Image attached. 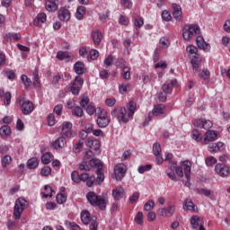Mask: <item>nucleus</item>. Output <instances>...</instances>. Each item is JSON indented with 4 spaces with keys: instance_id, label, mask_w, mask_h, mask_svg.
I'll return each instance as SVG.
<instances>
[{
    "instance_id": "nucleus-20",
    "label": "nucleus",
    "mask_w": 230,
    "mask_h": 230,
    "mask_svg": "<svg viewBox=\"0 0 230 230\" xmlns=\"http://www.w3.org/2000/svg\"><path fill=\"white\" fill-rule=\"evenodd\" d=\"M184 211H191V213H197V206L190 199H185L183 203Z\"/></svg>"
},
{
    "instance_id": "nucleus-53",
    "label": "nucleus",
    "mask_w": 230,
    "mask_h": 230,
    "mask_svg": "<svg viewBox=\"0 0 230 230\" xmlns=\"http://www.w3.org/2000/svg\"><path fill=\"white\" fill-rule=\"evenodd\" d=\"M79 170L81 172H91V167L87 164V161L84 160L81 164H79Z\"/></svg>"
},
{
    "instance_id": "nucleus-2",
    "label": "nucleus",
    "mask_w": 230,
    "mask_h": 230,
    "mask_svg": "<svg viewBox=\"0 0 230 230\" xmlns=\"http://www.w3.org/2000/svg\"><path fill=\"white\" fill-rule=\"evenodd\" d=\"M28 208V201L23 198H18L13 207V218L14 220H21L24 209Z\"/></svg>"
},
{
    "instance_id": "nucleus-36",
    "label": "nucleus",
    "mask_w": 230,
    "mask_h": 230,
    "mask_svg": "<svg viewBox=\"0 0 230 230\" xmlns=\"http://www.w3.org/2000/svg\"><path fill=\"white\" fill-rule=\"evenodd\" d=\"M37 166H39V160L37 158L32 157L28 160L27 168H29V170H35Z\"/></svg>"
},
{
    "instance_id": "nucleus-18",
    "label": "nucleus",
    "mask_w": 230,
    "mask_h": 230,
    "mask_svg": "<svg viewBox=\"0 0 230 230\" xmlns=\"http://www.w3.org/2000/svg\"><path fill=\"white\" fill-rule=\"evenodd\" d=\"M190 226L192 229H199V227L204 226V219L199 216H193L190 218Z\"/></svg>"
},
{
    "instance_id": "nucleus-48",
    "label": "nucleus",
    "mask_w": 230,
    "mask_h": 230,
    "mask_svg": "<svg viewBox=\"0 0 230 230\" xmlns=\"http://www.w3.org/2000/svg\"><path fill=\"white\" fill-rule=\"evenodd\" d=\"M126 65L127 61H125L123 58H119L115 62L116 67H119L120 69H124V67H127Z\"/></svg>"
},
{
    "instance_id": "nucleus-25",
    "label": "nucleus",
    "mask_w": 230,
    "mask_h": 230,
    "mask_svg": "<svg viewBox=\"0 0 230 230\" xmlns=\"http://www.w3.org/2000/svg\"><path fill=\"white\" fill-rule=\"evenodd\" d=\"M4 40L7 42H17V40H21V33L9 32L4 36Z\"/></svg>"
},
{
    "instance_id": "nucleus-9",
    "label": "nucleus",
    "mask_w": 230,
    "mask_h": 230,
    "mask_svg": "<svg viewBox=\"0 0 230 230\" xmlns=\"http://www.w3.org/2000/svg\"><path fill=\"white\" fill-rule=\"evenodd\" d=\"M183 169H184V176L187 179V181L185 182V186L187 188H190V186H191V183H190V180L191 177V162L188 160L184 161Z\"/></svg>"
},
{
    "instance_id": "nucleus-34",
    "label": "nucleus",
    "mask_w": 230,
    "mask_h": 230,
    "mask_svg": "<svg viewBox=\"0 0 230 230\" xmlns=\"http://www.w3.org/2000/svg\"><path fill=\"white\" fill-rule=\"evenodd\" d=\"M57 58L58 60H66V62H69V60H71V56H69V52L58 51Z\"/></svg>"
},
{
    "instance_id": "nucleus-24",
    "label": "nucleus",
    "mask_w": 230,
    "mask_h": 230,
    "mask_svg": "<svg viewBox=\"0 0 230 230\" xmlns=\"http://www.w3.org/2000/svg\"><path fill=\"white\" fill-rule=\"evenodd\" d=\"M223 147H224V143H222V142L212 143V144H209L208 146V151L211 154H217V152H218Z\"/></svg>"
},
{
    "instance_id": "nucleus-17",
    "label": "nucleus",
    "mask_w": 230,
    "mask_h": 230,
    "mask_svg": "<svg viewBox=\"0 0 230 230\" xmlns=\"http://www.w3.org/2000/svg\"><path fill=\"white\" fill-rule=\"evenodd\" d=\"M114 200H121L125 197V189L121 186L116 187L111 193Z\"/></svg>"
},
{
    "instance_id": "nucleus-49",
    "label": "nucleus",
    "mask_w": 230,
    "mask_h": 230,
    "mask_svg": "<svg viewBox=\"0 0 230 230\" xmlns=\"http://www.w3.org/2000/svg\"><path fill=\"white\" fill-rule=\"evenodd\" d=\"M51 154L49 153H45L42 156H41V163L43 164H49V163H51Z\"/></svg>"
},
{
    "instance_id": "nucleus-42",
    "label": "nucleus",
    "mask_w": 230,
    "mask_h": 230,
    "mask_svg": "<svg viewBox=\"0 0 230 230\" xmlns=\"http://www.w3.org/2000/svg\"><path fill=\"white\" fill-rule=\"evenodd\" d=\"M186 51L188 53V55H194V57H199V49H197V47L193 46V45H189L186 48Z\"/></svg>"
},
{
    "instance_id": "nucleus-50",
    "label": "nucleus",
    "mask_w": 230,
    "mask_h": 230,
    "mask_svg": "<svg viewBox=\"0 0 230 230\" xmlns=\"http://www.w3.org/2000/svg\"><path fill=\"white\" fill-rule=\"evenodd\" d=\"M4 75L8 78V80H15L16 75L13 70H4Z\"/></svg>"
},
{
    "instance_id": "nucleus-26",
    "label": "nucleus",
    "mask_w": 230,
    "mask_h": 230,
    "mask_svg": "<svg viewBox=\"0 0 230 230\" xmlns=\"http://www.w3.org/2000/svg\"><path fill=\"white\" fill-rule=\"evenodd\" d=\"M53 148L56 150H58V148H64L66 146V139L62 137H58L53 143H52Z\"/></svg>"
},
{
    "instance_id": "nucleus-10",
    "label": "nucleus",
    "mask_w": 230,
    "mask_h": 230,
    "mask_svg": "<svg viewBox=\"0 0 230 230\" xmlns=\"http://www.w3.org/2000/svg\"><path fill=\"white\" fill-rule=\"evenodd\" d=\"M194 127L198 128H204L205 130H209L213 127V122L206 119H198L194 121Z\"/></svg>"
},
{
    "instance_id": "nucleus-40",
    "label": "nucleus",
    "mask_w": 230,
    "mask_h": 230,
    "mask_svg": "<svg viewBox=\"0 0 230 230\" xmlns=\"http://www.w3.org/2000/svg\"><path fill=\"white\" fill-rule=\"evenodd\" d=\"M163 112H164V104H159L155 106L152 114H154V116H161Z\"/></svg>"
},
{
    "instance_id": "nucleus-8",
    "label": "nucleus",
    "mask_w": 230,
    "mask_h": 230,
    "mask_svg": "<svg viewBox=\"0 0 230 230\" xmlns=\"http://www.w3.org/2000/svg\"><path fill=\"white\" fill-rule=\"evenodd\" d=\"M127 173V166L124 164H118L114 168V175L116 181H121Z\"/></svg>"
},
{
    "instance_id": "nucleus-59",
    "label": "nucleus",
    "mask_w": 230,
    "mask_h": 230,
    "mask_svg": "<svg viewBox=\"0 0 230 230\" xmlns=\"http://www.w3.org/2000/svg\"><path fill=\"white\" fill-rule=\"evenodd\" d=\"M66 226L69 230H80V226L75 222H66Z\"/></svg>"
},
{
    "instance_id": "nucleus-22",
    "label": "nucleus",
    "mask_w": 230,
    "mask_h": 230,
    "mask_svg": "<svg viewBox=\"0 0 230 230\" xmlns=\"http://www.w3.org/2000/svg\"><path fill=\"white\" fill-rule=\"evenodd\" d=\"M86 146H88L92 150H95V152H98V150H100V146H101L100 140L87 138L86 139Z\"/></svg>"
},
{
    "instance_id": "nucleus-6",
    "label": "nucleus",
    "mask_w": 230,
    "mask_h": 230,
    "mask_svg": "<svg viewBox=\"0 0 230 230\" xmlns=\"http://www.w3.org/2000/svg\"><path fill=\"white\" fill-rule=\"evenodd\" d=\"M17 103L21 105L22 112L25 116H28V114H31L32 111L35 110L33 102H31V101H26V95H22L18 98Z\"/></svg>"
},
{
    "instance_id": "nucleus-1",
    "label": "nucleus",
    "mask_w": 230,
    "mask_h": 230,
    "mask_svg": "<svg viewBox=\"0 0 230 230\" xmlns=\"http://www.w3.org/2000/svg\"><path fill=\"white\" fill-rule=\"evenodd\" d=\"M86 199L92 206H97L102 211L107 209V201L105 200V198L98 196L91 191L86 194Z\"/></svg>"
},
{
    "instance_id": "nucleus-21",
    "label": "nucleus",
    "mask_w": 230,
    "mask_h": 230,
    "mask_svg": "<svg viewBox=\"0 0 230 230\" xmlns=\"http://www.w3.org/2000/svg\"><path fill=\"white\" fill-rule=\"evenodd\" d=\"M172 17L176 21H181V19H182V8L181 7V5L177 4H172Z\"/></svg>"
},
{
    "instance_id": "nucleus-55",
    "label": "nucleus",
    "mask_w": 230,
    "mask_h": 230,
    "mask_svg": "<svg viewBox=\"0 0 230 230\" xmlns=\"http://www.w3.org/2000/svg\"><path fill=\"white\" fill-rule=\"evenodd\" d=\"M154 206H155L154 200L149 199L144 206V211H152V209H154Z\"/></svg>"
},
{
    "instance_id": "nucleus-33",
    "label": "nucleus",
    "mask_w": 230,
    "mask_h": 230,
    "mask_svg": "<svg viewBox=\"0 0 230 230\" xmlns=\"http://www.w3.org/2000/svg\"><path fill=\"white\" fill-rule=\"evenodd\" d=\"M21 81H22V84H23L25 89H30V87L33 85L31 79H30L26 75H22Z\"/></svg>"
},
{
    "instance_id": "nucleus-19",
    "label": "nucleus",
    "mask_w": 230,
    "mask_h": 230,
    "mask_svg": "<svg viewBox=\"0 0 230 230\" xmlns=\"http://www.w3.org/2000/svg\"><path fill=\"white\" fill-rule=\"evenodd\" d=\"M92 39L95 46H100L102 39H103V34H102L100 30H94L92 31Z\"/></svg>"
},
{
    "instance_id": "nucleus-16",
    "label": "nucleus",
    "mask_w": 230,
    "mask_h": 230,
    "mask_svg": "<svg viewBox=\"0 0 230 230\" xmlns=\"http://www.w3.org/2000/svg\"><path fill=\"white\" fill-rule=\"evenodd\" d=\"M173 213H175V206H169L167 208H159L157 210L159 217H173Z\"/></svg>"
},
{
    "instance_id": "nucleus-35",
    "label": "nucleus",
    "mask_w": 230,
    "mask_h": 230,
    "mask_svg": "<svg viewBox=\"0 0 230 230\" xmlns=\"http://www.w3.org/2000/svg\"><path fill=\"white\" fill-rule=\"evenodd\" d=\"M137 107V104L134 101H129L128 104V116H134V113L136 112V109Z\"/></svg>"
},
{
    "instance_id": "nucleus-12",
    "label": "nucleus",
    "mask_w": 230,
    "mask_h": 230,
    "mask_svg": "<svg viewBox=\"0 0 230 230\" xmlns=\"http://www.w3.org/2000/svg\"><path fill=\"white\" fill-rule=\"evenodd\" d=\"M215 171L219 177H227L229 175V167L224 164H216Z\"/></svg>"
},
{
    "instance_id": "nucleus-7",
    "label": "nucleus",
    "mask_w": 230,
    "mask_h": 230,
    "mask_svg": "<svg viewBox=\"0 0 230 230\" xmlns=\"http://www.w3.org/2000/svg\"><path fill=\"white\" fill-rule=\"evenodd\" d=\"M97 116V125L100 128H105L109 127V123H111V119L107 115V111L105 110H102L101 108L97 109L96 112Z\"/></svg>"
},
{
    "instance_id": "nucleus-37",
    "label": "nucleus",
    "mask_w": 230,
    "mask_h": 230,
    "mask_svg": "<svg viewBox=\"0 0 230 230\" xmlns=\"http://www.w3.org/2000/svg\"><path fill=\"white\" fill-rule=\"evenodd\" d=\"M12 134V129L10 128L9 126H2L0 128V136L2 137H8Z\"/></svg>"
},
{
    "instance_id": "nucleus-39",
    "label": "nucleus",
    "mask_w": 230,
    "mask_h": 230,
    "mask_svg": "<svg viewBox=\"0 0 230 230\" xmlns=\"http://www.w3.org/2000/svg\"><path fill=\"white\" fill-rule=\"evenodd\" d=\"M84 15H85V6H79L76 9L75 17L78 21H82L84 19Z\"/></svg>"
},
{
    "instance_id": "nucleus-28",
    "label": "nucleus",
    "mask_w": 230,
    "mask_h": 230,
    "mask_svg": "<svg viewBox=\"0 0 230 230\" xmlns=\"http://www.w3.org/2000/svg\"><path fill=\"white\" fill-rule=\"evenodd\" d=\"M132 19L134 21V26L137 28V30H139V28H141V26L145 24V21L143 20V18H141L137 13L132 14Z\"/></svg>"
},
{
    "instance_id": "nucleus-23",
    "label": "nucleus",
    "mask_w": 230,
    "mask_h": 230,
    "mask_svg": "<svg viewBox=\"0 0 230 230\" xmlns=\"http://www.w3.org/2000/svg\"><path fill=\"white\" fill-rule=\"evenodd\" d=\"M197 193L199 195H204V197H208L210 200H215L216 195L213 190H209L208 189H198Z\"/></svg>"
},
{
    "instance_id": "nucleus-31",
    "label": "nucleus",
    "mask_w": 230,
    "mask_h": 230,
    "mask_svg": "<svg viewBox=\"0 0 230 230\" xmlns=\"http://www.w3.org/2000/svg\"><path fill=\"white\" fill-rule=\"evenodd\" d=\"M190 64L194 72L199 71V67H200V58L199 56H193L192 59L190 60Z\"/></svg>"
},
{
    "instance_id": "nucleus-3",
    "label": "nucleus",
    "mask_w": 230,
    "mask_h": 230,
    "mask_svg": "<svg viewBox=\"0 0 230 230\" xmlns=\"http://www.w3.org/2000/svg\"><path fill=\"white\" fill-rule=\"evenodd\" d=\"M90 166H92L93 168H97V171H96L97 178L95 179V181L98 184H102V182L105 181V175L103 174V164L102 163V160L92 158L90 160Z\"/></svg>"
},
{
    "instance_id": "nucleus-63",
    "label": "nucleus",
    "mask_w": 230,
    "mask_h": 230,
    "mask_svg": "<svg viewBox=\"0 0 230 230\" xmlns=\"http://www.w3.org/2000/svg\"><path fill=\"white\" fill-rule=\"evenodd\" d=\"M71 179L73 182H76L77 184L80 183V174H78V172L76 171L72 172Z\"/></svg>"
},
{
    "instance_id": "nucleus-61",
    "label": "nucleus",
    "mask_w": 230,
    "mask_h": 230,
    "mask_svg": "<svg viewBox=\"0 0 230 230\" xmlns=\"http://www.w3.org/2000/svg\"><path fill=\"white\" fill-rule=\"evenodd\" d=\"M40 174L42 177H48L49 175H51V167L45 166L41 169Z\"/></svg>"
},
{
    "instance_id": "nucleus-47",
    "label": "nucleus",
    "mask_w": 230,
    "mask_h": 230,
    "mask_svg": "<svg viewBox=\"0 0 230 230\" xmlns=\"http://www.w3.org/2000/svg\"><path fill=\"white\" fill-rule=\"evenodd\" d=\"M12 163V156L6 155L2 157V168H6Z\"/></svg>"
},
{
    "instance_id": "nucleus-57",
    "label": "nucleus",
    "mask_w": 230,
    "mask_h": 230,
    "mask_svg": "<svg viewBox=\"0 0 230 230\" xmlns=\"http://www.w3.org/2000/svg\"><path fill=\"white\" fill-rule=\"evenodd\" d=\"M76 136V133L73 130L70 129L68 132H64L61 137L65 139H71V137H75Z\"/></svg>"
},
{
    "instance_id": "nucleus-44",
    "label": "nucleus",
    "mask_w": 230,
    "mask_h": 230,
    "mask_svg": "<svg viewBox=\"0 0 230 230\" xmlns=\"http://www.w3.org/2000/svg\"><path fill=\"white\" fill-rule=\"evenodd\" d=\"M211 75V73L208 69H203L199 72V76L202 78L203 80H209V76Z\"/></svg>"
},
{
    "instance_id": "nucleus-41",
    "label": "nucleus",
    "mask_w": 230,
    "mask_h": 230,
    "mask_svg": "<svg viewBox=\"0 0 230 230\" xmlns=\"http://www.w3.org/2000/svg\"><path fill=\"white\" fill-rule=\"evenodd\" d=\"M61 128V136H63L64 132H69V130L73 129V124L71 122H63Z\"/></svg>"
},
{
    "instance_id": "nucleus-14",
    "label": "nucleus",
    "mask_w": 230,
    "mask_h": 230,
    "mask_svg": "<svg viewBox=\"0 0 230 230\" xmlns=\"http://www.w3.org/2000/svg\"><path fill=\"white\" fill-rule=\"evenodd\" d=\"M218 139V134L217 131L214 130H208L205 133L204 140L202 141V145H208L209 141H217Z\"/></svg>"
},
{
    "instance_id": "nucleus-58",
    "label": "nucleus",
    "mask_w": 230,
    "mask_h": 230,
    "mask_svg": "<svg viewBox=\"0 0 230 230\" xmlns=\"http://www.w3.org/2000/svg\"><path fill=\"white\" fill-rule=\"evenodd\" d=\"M152 170V164L141 165L138 167V173H145V172H150Z\"/></svg>"
},
{
    "instance_id": "nucleus-62",
    "label": "nucleus",
    "mask_w": 230,
    "mask_h": 230,
    "mask_svg": "<svg viewBox=\"0 0 230 230\" xmlns=\"http://www.w3.org/2000/svg\"><path fill=\"white\" fill-rule=\"evenodd\" d=\"M56 200H57L58 204H64L66 202V200H67V198L64 194L59 193L56 197Z\"/></svg>"
},
{
    "instance_id": "nucleus-15",
    "label": "nucleus",
    "mask_w": 230,
    "mask_h": 230,
    "mask_svg": "<svg viewBox=\"0 0 230 230\" xmlns=\"http://www.w3.org/2000/svg\"><path fill=\"white\" fill-rule=\"evenodd\" d=\"M196 44L199 49H203V51H209L211 49V45L204 40V37L198 36L196 39Z\"/></svg>"
},
{
    "instance_id": "nucleus-45",
    "label": "nucleus",
    "mask_w": 230,
    "mask_h": 230,
    "mask_svg": "<svg viewBox=\"0 0 230 230\" xmlns=\"http://www.w3.org/2000/svg\"><path fill=\"white\" fill-rule=\"evenodd\" d=\"M191 137L194 139V141H197L198 143H200L202 141V134L199 133V130L194 129L191 133Z\"/></svg>"
},
{
    "instance_id": "nucleus-52",
    "label": "nucleus",
    "mask_w": 230,
    "mask_h": 230,
    "mask_svg": "<svg viewBox=\"0 0 230 230\" xmlns=\"http://www.w3.org/2000/svg\"><path fill=\"white\" fill-rule=\"evenodd\" d=\"M84 146V142L77 141L75 145L73 146V153L74 154H80V150H82V147Z\"/></svg>"
},
{
    "instance_id": "nucleus-38",
    "label": "nucleus",
    "mask_w": 230,
    "mask_h": 230,
    "mask_svg": "<svg viewBox=\"0 0 230 230\" xmlns=\"http://www.w3.org/2000/svg\"><path fill=\"white\" fill-rule=\"evenodd\" d=\"M33 83L32 84L34 85V87H37L38 89H40V78H39V69H35L33 72Z\"/></svg>"
},
{
    "instance_id": "nucleus-51",
    "label": "nucleus",
    "mask_w": 230,
    "mask_h": 230,
    "mask_svg": "<svg viewBox=\"0 0 230 230\" xmlns=\"http://www.w3.org/2000/svg\"><path fill=\"white\" fill-rule=\"evenodd\" d=\"M72 114L74 116H77L78 118H82V116H84V110H82L80 106H76L72 111Z\"/></svg>"
},
{
    "instance_id": "nucleus-11",
    "label": "nucleus",
    "mask_w": 230,
    "mask_h": 230,
    "mask_svg": "<svg viewBox=\"0 0 230 230\" xmlns=\"http://www.w3.org/2000/svg\"><path fill=\"white\" fill-rule=\"evenodd\" d=\"M130 118H132V116H128V112H127V108L122 107L119 110V113L117 115V119L119 123H128Z\"/></svg>"
},
{
    "instance_id": "nucleus-13",
    "label": "nucleus",
    "mask_w": 230,
    "mask_h": 230,
    "mask_svg": "<svg viewBox=\"0 0 230 230\" xmlns=\"http://www.w3.org/2000/svg\"><path fill=\"white\" fill-rule=\"evenodd\" d=\"M58 17L59 21L67 22L71 19V13L66 7H61L58 12Z\"/></svg>"
},
{
    "instance_id": "nucleus-27",
    "label": "nucleus",
    "mask_w": 230,
    "mask_h": 230,
    "mask_svg": "<svg viewBox=\"0 0 230 230\" xmlns=\"http://www.w3.org/2000/svg\"><path fill=\"white\" fill-rule=\"evenodd\" d=\"M74 71L76 73V75H84L85 73V66L83 62L77 61L74 65Z\"/></svg>"
},
{
    "instance_id": "nucleus-43",
    "label": "nucleus",
    "mask_w": 230,
    "mask_h": 230,
    "mask_svg": "<svg viewBox=\"0 0 230 230\" xmlns=\"http://www.w3.org/2000/svg\"><path fill=\"white\" fill-rule=\"evenodd\" d=\"M44 190L45 191H47V193L41 192L43 199H48V197H53V189H51L49 185H45Z\"/></svg>"
},
{
    "instance_id": "nucleus-4",
    "label": "nucleus",
    "mask_w": 230,
    "mask_h": 230,
    "mask_svg": "<svg viewBox=\"0 0 230 230\" xmlns=\"http://www.w3.org/2000/svg\"><path fill=\"white\" fill-rule=\"evenodd\" d=\"M84 85V78L76 75L74 79L73 84H68L65 91L66 93H71L74 96H78L80 94V89H82Z\"/></svg>"
},
{
    "instance_id": "nucleus-60",
    "label": "nucleus",
    "mask_w": 230,
    "mask_h": 230,
    "mask_svg": "<svg viewBox=\"0 0 230 230\" xmlns=\"http://www.w3.org/2000/svg\"><path fill=\"white\" fill-rule=\"evenodd\" d=\"M153 154L154 155H161V144L155 143L153 145Z\"/></svg>"
},
{
    "instance_id": "nucleus-30",
    "label": "nucleus",
    "mask_w": 230,
    "mask_h": 230,
    "mask_svg": "<svg viewBox=\"0 0 230 230\" xmlns=\"http://www.w3.org/2000/svg\"><path fill=\"white\" fill-rule=\"evenodd\" d=\"M81 221L83 222V224H84V226H88L90 222H93V220H91V213H89V211L87 210L82 211Z\"/></svg>"
},
{
    "instance_id": "nucleus-54",
    "label": "nucleus",
    "mask_w": 230,
    "mask_h": 230,
    "mask_svg": "<svg viewBox=\"0 0 230 230\" xmlns=\"http://www.w3.org/2000/svg\"><path fill=\"white\" fill-rule=\"evenodd\" d=\"M163 93L170 94L172 93V84L170 82H165L164 84L162 86Z\"/></svg>"
},
{
    "instance_id": "nucleus-46",
    "label": "nucleus",
    "mask_w": 230,
    "mask_h": 230,
    "mask_svg": "<svg viewBox=\"0 0 230 230\" xmlns=\"http://www.w3.org/2000/svg\"><path fill=\"white\" fill-rule=\"evenodd\" d=\"M121 76L124 80H130V67L126 66L122 68Z\"/></svg>"
},
{
    "instance_id": "nucleus-56",
    "label": "nucleus",
    "mask_w": 230,
    "mask_h": 230,
    "mask_svg": "<svg viewBox=\"0 0 230 230\" xmlns=\"http://www.w3.org/2000/svg\"><path fill=\"white\" fill-rule=\"evenodd\" d=\"M205 163L207 166H213V164H217V158L215 156H208L205 159Z\"/></svg>"
},
{
    "instance_id": "nucleus-64",
    "label": "nucleus",
    "mask_w": 230,
    "mask_h": 230,
    "mask_svg": "<svg viewBox=\"0 0 230 230\" xmlns=\"http://www.w3.org/2000/svg\"><path fill=\"white\" fill-rule=\"evenodd\" d=\"M135 222L138 226H143V212H138L135 217Z\"/></svg>"
},
{
    "instance_id": "nucleus-32",
    "label": "nucleus",
    "mask_w": 230,
    "mask_h": 230,
    "mask_svg": "<svg viewBox=\"0 0 230 230\" xmlns=\"http://www.w3.org/2000/svg\"><path fill=\"white\" fill-rule=\"evenodd\" d=\"M48 15H46V13H40L36 19L34 20L35 26H39V24L43 23L45 21H47Z\"/></svg>"
},
{
    "instance_id": "nucleus-29",
    "label": "nucleus",
    "mask_w": 230,
    "mask_h": 230,
    "mask_svg": "<svg viewBox=\"0 0 230 230\" xmlns=\"http://www.w3.org/2000/svg\"><path fill=\"white\" fill-rule=\"evenodd\" d=\"M45 8L48 12H57L58 10V4L56 1H47L45 3Z\"/></svg>"
},
{
    "instance_id": "nucleus-5",
    "label": "nucleus",
    "mask_w": 230,
    "mask_h": 230,
    "mask_svg": "<svg viewBox=\"0 0 230 230\" xmlns=\"http://www.w3.org/2000/svg\"><path fill=\"white\" fill-rule=\"evenodd\" d=\"M200 33V27L199 24H188L183 27L182 37L184 40H190L191 37Z\"/></svg>"
}]
</instances>
